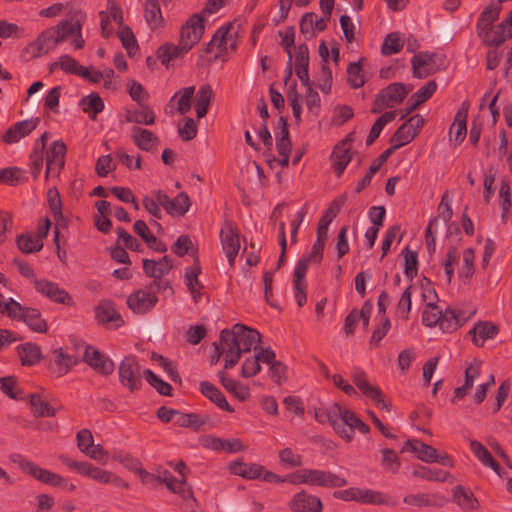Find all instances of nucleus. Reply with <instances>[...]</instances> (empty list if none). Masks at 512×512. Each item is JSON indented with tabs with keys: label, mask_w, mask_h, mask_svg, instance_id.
I'll return each mask as SVG.
<instances>
[{
	"label": "nucleus",
	"mask_w": 512,
	"mask_h": 512,
	"mask_svg": "<svg viewBox=\"0 0 512 512\" xmlns=\"http://www.w3.org/2000/svg\"><path fill=\"white\" fill-rule=\"evenodd\" d=\"M404 503L417 507L437 506L441 507L446 502L445 497L437 494H410L403 499Z\"/></svg>",
	"instance_id": "72a5a7b5"
},
{
	"label": "nucleus",
	"mask_w": 512,
	"mask_h": 512,
	"mask_svg": "<svg viewBox=\"0 0 512 512\" xmlns=\"http://www.w3.org/2000/svg\"><path fill=\"white\" fill-rule=\"evenodd\" d=\"M77 363V359L64 352L62 348L53 351V364L50 369L57 376H63L68 373L72 366Z\"/></svg>",
	"instance_id": "2f4dec72"
},
{
	"label": "nucleus",
	"mask_w": 512,
	"mask_h": 512,
	"mask_svg": "<svg viewBox=\"0 0 512 512\" xmlns=\"http://www.w3.org/2000/svg\"><path fill=\"white\" fill-rule=\"evenodd\" d=\"M347 82L353 88L357 89L364 85L365 80L362 74L360 61L350 63L347 67Z\"/></svg>",
	"instance_id": "680f3d73"
},
{
	"label": "nucleus",
	"mask_w": 512,
	"mask_h": 512,
	"mask_svg": "<svg viewBox=\"0 0 512 512\" xmlns=\"http://www.w3.org/2000/svg\"><path fill=\"white\" fill-rule=\"evenodd\" d=\"M471 451L478 460L487 467H490L496 474L500 475L501 467L499 463L492 457L488 449L476 440L470 442Z\"/></svg>",
	"instance_id": "ea45409f"
},
{
	"label": "nucleus",
	"mask_w": 512,
	"mask_h": 512,
	"mask_svg": "<svg viewBox=\"0 0 512 512\" xmlns=\"http://www.w3.org/2000/svg\"><path fill=\"white\" fill-rule=\"evenodd\" d=\"M79 106L82 107L83 112L88 113L91 120H96L97 115L104 109V102L97 93L93 92L83 97Z\"/></svg>",
	"instance_id": "c03bdc74"
},
{
	"label": "nucleus",
	"mask_w": 512,
	"mask_h": 512,
	"mask_svg": "<svg viewBox=\"0 0 512 512\" xmlns=\"http://www.w3.org/2000/svg\"><path fill=\"white\" fill-rule=\"evenodd\" d=\"M66 151L67 147L63 141L57 140L52 143L50 149L47 151L45 170L46 178H48L51 174L56 176L60 173V170L64 167L65 164Z\"/></svg>",
	"instance_id": "4468645a"
},
{
	"label": "nucleus",
	"mask_w": 512,
	"mask_h": 512,
	"mask_svg": "<svg viewBox=\"0 0 512 512\" xmlns=\"http://www.w3.org/2000/svg\"><path fill=\"white\" fill-rule=\"evenodd\" d=\"M144 17L152 30H156L164 26V19L160 9L159 0L145 1Z\"/></svg>",
	"instance_id": "c9c22d12"
},
{
	"label": "nucleus",
	"mask_w": 512,
	"mask_h": 512,
	"mask_svg": "<svg viewBox=\"0 0 512 512\" xmlns=\"http://www.w3.org/2000/svg\"><path fill=\"white\" fill-rule=\"evenodd\" d=\"M34 417H53L57 409L52 407L43 393H30L26 396Z\"/></svg>",
	"instance_id": "393cba45"
},
{
	"label": "nucleus",
	"mask_w": 512,
	"mask_h": 512,
	"mask_svg": "<svg viewBox=\"0 0 512 512\" xmlns=\"http://www.w3.org/2000/svg\"><path fill=\"white\" fill-rule=\"evenodd\" d=\"M361 504L396 506L397 501L386 494L372 489H363Z\"/></svg>",
	"instance_id": "de8ad7c7"
},
{
	"label": "nucleus",
	"mask_w": 512,
	"mask_h": 512,
	"mask_svg": "<svg viewBox=\"0 0 512 512\" xmlns=\"http://www.w3.org/2000/svg\"><path fill=\"white\" fill-rule=\"evenodd\" d=\"M219 341V345L225 351L224 369L233 368L242 356L234 328L223 329L220 332Z\"/></svg>",
	"instance_id": "423d86ee"
},
{
	"label": "nucleus",
	"mask_w": 512,
	"mask_h": 512,
	"mask_svg": "<svg viewBox=\"0 0 512 512\" xmlns=\"http://www.w3.org/2000/svg\"><path fill=\"white\" fill-rule=\"evenodd\" d=\"M410 449L417 455V458L426 463H434L436 460V449L419 440H407L401 452Z\"/></svg>",
	"instance_id": "473e14b6"
},
{
	"label": "nucleus",
	"mask_w": 512,
	"mask_h": 512,
	"mask_svg": "<svg viewBox=\"0 0 512 512\" xmlns=\"http://www.w3.org/2000/svg\"><path fill=\"white\" fill-rule=\"evenodd\" d=\"M346 411V409H342L339 404L335 403L327 410L326 420L342 439L350 442L352 440V430L351 428H345L344 413Z\"/></svg>",
	"instance_id": "a211bd4d"
},
{
	"label": "nucleus",
	"mask_w": 512,
	"mask_h": 512,
	"mask_svg": "<svg viewBox=\"0 0 512 512\" xmlns=\"http://www.w3.org/2000/svg\"><path fill=\"white\" fill-rule=\"evenodd\" d=\"M436 90V81L430 80L410 97L409 102H414L415 106H420L429 100Z\"/></svg>",
	"instance_id": "5fc2aeb1"
},
{
	"label": "nucleus",
	"mask_w": 512,
	"mask_h": 512,
	"mask_svg": "<svg viewBox=\"0 0 512 512\" xmlns=\"http://www.w3.org/2000/svg\"><path fill=\"white\" fill-rule=\"evenodd\" d=\"M204 19L199 14L192 15L181 27L179 41L188 45L191 50L202 38L204 34Z\"/></svg>",
	"instance_id": "9d476101"
},
{
	"label": "nucleus",
	"mask_w": 512,
	"mask_h": 512,
	"mask_svg": "<svg viewBox=\"0 0 512 512\" xmlns=\"http://www.w3.org/2000/svg\"><path fill=\"white\" fill-rule=\"evenodd\" d=\"M59 459L68 468L77 471L81 475L90 477L93 480L103 484H108L110 482V475L112 473L110 471L102 470L88 462L74 461L66 455H61Z\"/></svg>",
	"instance_id": "1a4fd4ad"
},
{
	"label": "nucleus",
	"mask_w": 512,
	"mask_h": 512,
	"mask_svg": "<svg viewBox=\"0 0 512 512\" xmlns=\"http://www.w3.org/2000/svg\"><path fill=\"white\" fill-rule=\"evenodd\" d=\"M48 204L55 221L63 219L61 197L56 188H50L47 192Z\"/></svg>",
	"instance_id": "69168bd1"
},
{
	"label": "nucleus",
	"mask_w": 512,
	"mask_h": 512,
	"mask_svg": "<svg viewBox=\"0 0 512 512\" xmlns=\"http://www.w3.org/2000/svg\"><path fill=\"white\" fill-rule=\"evenodd\" d=\"M95 315L100 323H115L116 327H119L123 324L121 315L109 302L99 305L95 309Z\"/></svg>",
	"instance_id": "49530a36"
},
{
	"label": "nucleus",
	"mask_w": 512,
	"mask_h": 512,
	"mask_svg": "<svg viewBox=\"0 0 512 512\" xmlns=\"http://www.w3.org/2000/svg\"><path fill=\"white\" fill-rule=\"evenodd\" d=\"M241 353H248L255 344L261 341V334L244 324L237 323L233 326Z\"/></svg>",
	"instance_id": "6ab92c4d"
},
{
	"label": "nucleus",
	"mask_w": 512,
	"mask_h": 512,
	"mask_svg": "<svg viewBox=\"0 0 512 512\" xmlns=\"http://www.w3.org/2000/svg\"><path fill=\"white\" fill-rule=\"evenodd\" d=\"M500 11V5L494 4L493 2L487 5L477 20V33L485 30L487 27L492 26V24L499 18Z\"/></svg>",
	"instance_id": "a18cd8bd"
},
{
	"label": "nucleus",
	"mask_w": 512,
	"mask_h": 512,
	"mask_svg": "<svg viewBox=\"0 0 512 512\" xmlns=\"http://www.w3.org/2000/svg\"><path fill=\"white\" fill-rule=\"evenodd\" d=\"M478 37L482 39L484 45L489 47H497L504 43L507 39L512 37V32L507 29V26L501 22L495 26L487 27L485 30L477 33Z\"/></svg>",
	"instance_id": "f3484780"
},
{
	"label": "nucleus",
	"mask_w": 512,
	"mask_h": 512,
	"mask_svg": "<svg viewBox=\"0 0 512 512\" xmlns=\"http://www.w3.org/2000/svg\"><path fill=\"white\" fill-rule=\"evenodd\" d=\"M187 47L188 45H184L180 41L178 45L164 43L156 51L157 58L168 68L170 61L183 58L184 55L190 51Z\"/></svg>",
	"instance_id": "a878e982"
},
{
	"label": "nucleus",
	"mask_w": 512,
	"mask_h": 512,
	"mask_svg": "<svg viewBox=\"0 0 512 512\" xmlns=\"http://www.w3.org/2000/svg\"><path fill=\"white\" fill-rule=\"evenodd\" d=\"M324 247L319 244H313L311 251L303 255L297 262L293 278L305 279L307 270L311 264H320L323 259Z\"/></svg>",
	"instance_id": "412c9836"
},
{
	"label": "nucleus",
	"mask_w": 512,
	"mask_h": 512,
	"mask_svg": "<svg viewBox=\"0 0 512 512\" xmlns=\"http://www.w3.org/2000/svg\"><path fill=\"white\" fill-rule=\"evenodd\" d=\"M141 109L128 110L125 115L127 122L152 125L155 123V113L147 104H139Z\"/></svg>",
	"instance_id": "58836bf2"
},
{
	"label": "nucleus",
	"mask_w": 512,
	"mask_h": 512,
	"mask_svg": "<svg viewBox=\"0 0 512 512\" xmlns=\"http://www.w3.org/2000/svg\"><path fill=\"white\" fill-rule=\"evenodd\" d=\"M291 484H308L325 488H340L348 484L347 480L333 472L318 469H302L292 473Z\"/></svg>",
	"instance_id": "f03ea898"
},
{
	"label": "nucleus",
	"mask_w": 512,
	"mask_h": 512,
	"mask_svg": "<svg viewBox=\"0 0 512 512\" xmlns=\"http://www.w3.org/2000/svg\"><path fill=\"white\" fill-rule=\"evenodd\" d=\"M151 359L157 361L158 364L163 367L173 382L181 384V377L173 361L155 352L152 353Z\"/></svg>",
	"instance_id": "e2e57ef3"
},
{
	"label": "nucleus",
	"mask_w": 512,
	"mask_h": 512,
	"mask_svg": "<svg viewBox=\"0 0 512 512\" xmlns=\"http://www.w3.org/2000/svg\"><path fill=\"white\" fill-rule=\"evenodd\" d=\"M396 117L395 111H388L382 114L372 125L369 135L366 139V145L370 146L374 143V141L379 137L381 131L383 130L384 126L393 121Z\"/></svg>",
	"instance_id": "8fccbe9b"
},
{
	"label": "nucleus",
	"mask_w": 512,
	"mask_h": 512,
	"mask_svg": "<svg viewBox=\"0 0 512 512\" xmlns=\"http://www.w3.org/2000/svg\"><path fill=\"white\" fill-rule=\"evenodd\" d=\"M113 459L120 462L125 468L136 474H138L139 471L142 469L141 461L129 453H125L122 451L117 452L116 454H114Z\"/></svg>",
	"instance_id": "338daca9"
},
{
	"label": "nucleus",
	"mask_w": 512,
	"mask_h": 512,
	"mask_svg": "<svg viewBox=\"0 0 512 512\" xmlns=\"http://www.w3.org/2000/svg\"><path fill=\"white\" fill-rule=\"evenodd\" d=\"M19 467L21 470L36 480L54 487L66 488L67 480L49 470L41 468L26 458H20Z\"/></svg>",
	"instance_id": "20e7f679"
},
{
	"label": "nucleus",
	"mask_w": 512,
	"mask_h": 512,
	"mask_svg": "<svg viewBox=\"0 0 512 512\" xmlns=\"http://www.w3.org/2000/svg\"><path fill=\"white\" fill-rule=\"evenodd\" d=\"M220 240L228 262L233 267L239 253L240 240L237 226L232 221H225L220 230Z\"/></svg>",
	"instance_id": "39448f33"
},
{
	"label": "nucleus",
	"mask_w": 512,
	"mask_h": 512,
	"mask_svg": "<svg viewBox=\"0 0 512 512\" xmlns=\"http://www.w3.org/2000/svg\"><path fill=\"white\" fill-rule=\"evenodd\" d=\"M146 381L161 395L172 396V386L159 378L152 370L146 369L143 372Z\"/></svg>",
	"instance_id": "864d4df0"
},
{
	"label": "nucleus",
	"mask_w": 512,
	"mask_h": 512,
	"mask_svg": "<svg viewBox=\"0 0 512 512\" xmlns=\"http://www.w3.org/2000/svg\"><path fill=\"white\" fill-rule=\"evenodd\" d=\"M35 289L51 301L67 306H74L71 295L64 289L60 288L57 283L45 279L34 280Z\"/></svg>",
	"instance_id": "9b49d317"
},
{
	"label": "nucleus",
	"mask_w": 512,
	"mask_h": 512,
	"mask_svg": "<svg viewBox=\"0 0 512 512\" xmlns=\"http://www.w3.org/2000/svg\"><path fill=\"white\" fill-rule=\"evenodd\" d=\"M17 352L22 365L32 366L41 359V349L38 345L33 343L19 345Z\"/></svg>",
	"instance_id": "37998d69"
},
{
	"label": "nucleus",
	"mask_w": 512,
	"mask_h": 512,
	"mask_svg": "<svg viewBox=\"0 0 512 512\" xmlns=\"http://www.w3.org/2000/svg\"><path fill=\"white\" fill-rule=\"evenodd\" d=\"M498 333L499 327L490 321H478L469 331L477 347H482L486 340L495 338Z\"/></svg>",
	"instance_id": "b1692460"
},
{
	"label": "nucleus",
	"mask_w": 512,
	"mask_h": 512,
	"mask_svg": "<svg viewBox=\"0 0 512 512\" xmlns=\"http://www.w3.org/2000/svg\"><path fill=\"white\" fill-rule=\"evenodd\" d=\"M191 206V200L186 192H180L175 198L171 199V205L167 213L171 216H184Z\"/></svg>",
	"instance_id": "3c124183"
},
{
	"label": "nucleus",
	"mask_w": 512,
	"mask_h": 512,
	"mask_svg": "<svg viewBox=\"0 0 512 512\" xmlns=\"http://www.w3.org/2000/svg\"><path fill=\"white\" fill-rule=\"evenodd\" d=\"M39 118L23 120L15 123L2 136V141L6 144L18 142L21 138L29 135L38 125Z\"/></svg>",
	"instance_id": "aec40b11"
},
{
	"label": "nucleus",
	"mask_w": 512,
	"mask_h": 512,
	"mask_svg": "<svg viewBox=\"0 0 512 512\" xmlns=\"http://www.w3.org/2000/svg\"><path fill=\"white\" fill-rule=\"evenodd\" d=\"M83 360L101 375H110L115 369L114 362L93 346H86Z\"/></svg>",
	"instance_id": "f8f14e48"
},
{
	"label": "nucleus",
	"mask_w": 512,
	"mask_h": 512,
	"mask_svg": "<svg viewBox=\"0 0 512 512\" xmlns=\"http://www.w3.org/2000/svg\"><path fill=\"white\" fill-rule=\"evenodd\" d=\"M403 41L398 32L389 33L382 44L381 52L383 55H392L400 52L403 48Z\"/></svg>",
	"instance_id": "bf43d9fd"
},
{
	"label": "nucleus",
	"mask_w": 512,
	"mask_h": 512,
	"mask_svg": "<svg viewBox=\"0 0 512 512\" xmlns=\"http://www.w3.org/2000/svg\"><path fill=\"white\" fill-rule=\"evenodd\" d=\"M201 274V267L198 263V260L194 263L193 266L187 267L185 269L184 281L185 285L190 291L193 300L198 302L201 298V290L204 288L202 283L199 281L198 277Z\"/></svg>",
	"instance_id": "cd10ccee"
},
{
	"label": "nucleus",
	"mask_w": 512,
	"mask_h": 512,
	"mask_svg": "<svg viewBox=\"0 0 512 512\" xmlns=\"http://www.w3.org/2000/svg\"><path fill=\"white\" fill-rule=\"evenodd\" d=\"M410 91L411 86L406 87L403 83L394 82L380 90L378 95L392 108L402 103Z\"/></svg>",
	"instance_id": "5701e85b"
},
{
	"label": "nucleus",
	"mask_w": 512,
	"mask_h": 512,
	"mask_svg": "<svg viewBox=\"0 0 512 512\" xmlns=\"http://www.w3.org/2000/svg\"><path fill=\"white\" fill-rule=\"evenodd\" d=\"M0 390L11 399H23V392L18 387L17 380L13 376L0 378Z\"/></svg>",
	"instance_id": "13d9d810"
},
{
	"label": "nucleus",
	"mask_w": 512,
	"mask_h": 512,
	"mask_svg": "<svg viewBox=\"0 0 512 512\" xmlns=\"http://www.w3.org/2000/svg\"><path fill=\"white\" fill-rule=\"evenodd\" d=\"M382 461L381 464L384 469L396 473L400 468V459L393 449L384 448L382 449Z\"/></svg>",
	"instance_id": "774afa93"
},
{
	"label": "nucleus",
	"mask_w": 512,
	"mask_h": 512,
	"mask_svg": "<svg viewBox=\"0 0 512 512\" xmlns=\"http://www.w3.org/2000/svg\"><path fill=\"white\" fill-rule=\"evenodd\" d=\"M210 421L209 415H199L196 413H183L179 411L175 424L179 427L191 428L194 431H200L202 426Z\"/></svg>",
	"instance_id": "e433bc0d"
},
{
	"label": "nucleus",
	"mask_w": 512,
	"mask_h": 512,
	"mask_svg": "<svg viewBox=\"0 0 512 512\" xmlns=\"http://www.w3.org/2000/svg\"><path fill=\"white\" fill-rule=\"evenodd\" d=\"M132 138L139 149L147 152L155 150L159 142L158 137L154 133L141 127H133Z\"/></svg>",
	"instance_id": "7c9ffc66"
},
{
	"label": "nucleus",
	"mask_w": 512,
	"mask_h": 512,
	"mask_svg": "<svg viewBox=\"0 0 512 512\" xmlns=\"http://www.w3.org/2000/svg\"><path fill=\"white\" fill-rule=\"evenodd\" d=\"M142 263L144 273L150 278H162L173 268V262L168 256H164L157 261L143 259Z\"/></svg>",
	"instance_id": "bb28decb"
},
{
	"label": "nucleus",
	"mask_w": 512,
	"mask_h": 512,
	"mask_svg": "<svg viewBox=\"0 0 512 512\" xmlns=\"http://www.w3.org/2000/svg\"><path fill=\"white\" fill-rule=\"evenodd\" d=\"M158 303L157 295L150 290H136L127 298L128 307L136 314H146Z\"/></svg>",
	"instance_id": "ddd939ff"
},
{
	"label": "nucleus",
	"mask_w": 512,
	"mask_h": 512,
	"mask_svg": "<svg viewBox=\"0 0 512 512\" xmlns=\"http://www.w3.org/2000/svg\"><path fill=\"white\" fill-rule=\"evenodd\" d=\"M226 369L218 372V378L221 385L230 393L234 394L240 401H246L250 398V389L239 381L231 379L225 372Z\"/></svg>",
	"instance_id": "c756f323"
},
{
	"label": "nucleus",
	"mask_w": 512,
	"mask_h": 512,
	"mask_svg": "<svg viewBox=\"0 0 512 512\" xmlns=\"http://www.w3.org/2000/svg\"><path fill=\"white\" fill-rule=\"evenodd\" d=\"M213 96L212 87L208 84L201 85L196 94L195 110L198 119L206 116Z\"/></svg>",
	"instance_id": "79ce46f5"
},
{
	"label": "nucleus",
	"mask_w": 512,
	"mask_h": 512,
	"mask_svg": "<svg viewBox=\"0 0 512 512\" xmlns=\"http://www.w3.org/2000/svg\"><path fill=\"white\" fill-rule=\"evenodd\" d=\"M195 92L194 86H189L181 89L179 92L175 93V95L171 98L170 101H173L178 95L180 98L177 103V111L181 115L186 114L191 109V100Z\"/></svg>",
	"instance_id": "6e6d98bb"
},
{
	"label": "nucleus",
	"mask_w": 512,
	"mask_h": 512,
	"mask_svg": "<svg viewBox=\"0 0 512 512\" xmlns=\"http://www.w3.org/2000/svg\"><path fill=\"white\" fill-rule=\"evenodd\" d=\"M118 373L120 383L131 393L141 388V367L135 356H126L119 365Z\"/></svg>",
	"instance_id": "7ed1b4c3"
},
{
	"label": "nucleus",
	"mask_w": 512,
	"mask_h": 512,
	"mask_svg": "<svg viewBox=\"0 0 512 512\" xmlns=\"http://www.w3.org/2000/svg\"><path fill=\"white\" fill-rule=\"evenodd\" d=\"M475 313L476 309L467 313L461 309L447 307L444 311H441V317L438 324L439 328L445 333L456 331L471 319Z\"/></svg>",
	"instance_id": "0eeeda50"
},
{
	"label": "nucleus",
	"mask_w": 512,
	"mask_h": 512,
	"mask_svg": "<svg viewBox=\"0 0 512 512\" xmlns=\"http://www.w3.org/2000/svg\"><path fill=\"white\" fill-rule=\"evenodd\" d=\"M201 393L220 409L229 413L234 412V408L228 403L224 394L212 383L202 381L200 383Z\"/></svg>",
	"instance_id": "c85d7f7f"
},
{
	"label": "nucleus",
	"mask_w": 512,
	"mask_h": 512,
	"mask_svg": "<svg viewBox=\"0 0 512 512\" xmlns=\"http://www.w3.org/2000/svg\"><path fill=\"white\" fill-rule=\"evenodd\" d=\"M18 309H15L14 316H8L13 320L23 321L32 331L37 333H46L48 325L43 319L41 312L32 307H23L16 301Z\"/></svg>",
	"instance_id": "6e6552de"
},
{
	"label": "nucleus",
	"mask_w": 512,
	"mask_h": 512,
	"mask_svg": "<svg viewBox=\"0 0 512 512\" xmlns=\"http://www.w3.org/2000/svg\"><path fill=\"white\" fill-rule=\"evenodd\" d=\"M434 53L419 52L411 59L413 77L422 79L437 72L434 67Z\"/></svg>",
	"instance_id": "dca6fc26"
},
{
	"label": "nucleus",
	"mask_w": 512,
	"mask_h": 512,
	"mask_svg": "<svg viewBox=\"0 0 512 512\" xmlns=\"http://www.w3.org/2000/svg\"><path fill=\"white\" fill-rule=\"evenodd\" d=\"M453 500L463 510L472 512L478 507V501L473 493L466 490L463 486L457 485L453 488Z\"/></svg>",
	"instance_id": "a19ab883"
},
{
	"label": "nucleus",
	"mask_w": 512,
	"mask_h": 512,
	"mask_svg": "<svg viewBox=\"0 0 512 512\" xmlns=\"http://www.w3.org/2000/svg\"><path fill=\"white\" fill-rule=\"evenodd\" d=\"M293 512H322L323 504L319 497L308 494L305 490L296 493L288 503Z\"/></svg>",
	"instance_id": "2eb2a0df"
},
{
	"label": "nucleus",
	"mask_w": 512,
	"mask_h": 512,
	"mask_svg": "<svg viewBox=\"0 0 512 512\" xmlns=\"http://www.w3.org/2000/svg\"><path fill=\"white\" fill-rule=\"evenodd\" d=\"M331 159L334 164V171L338 177L342 175L345 168L352 159V154L349 148H342L337 153L335 149L332 152Z\"/></svg>",
	"instance_id": "4d7b16f0"
},
{
	"label": "nucleus",
	"mask_w": 512,
	"mask_h": 512,
	"mask_svg": "<svg viewBox=\"0 0 512 512\" xmlns=\"http://www.w3.org/2000/svg\"><path fill=\"white\" fill-rule=\"evenodd\" d=\"M416 136V132H412L408 124L403 123L391 137L393 149L397 150L410 143Z\"/></svg>",
	"instance_id": "603ef678"
},
{
	"label": "nucleus",
	"mask_w": 512,
	"mask_h": 512,
	"mask_svg": "<svg viewBox=\"0 0 512 512\" xmlns=\"http://www.w3.org/2000/svg\"><path fill=\"white\" fill-rule=\"evenodd\" d=\"M412 475L427 481L445 482L450 473L442 469H432L419 465L413 470Z\"/></svg>",
	"instance_id": "09e8293b"
},
{
	"label": "nucleus",
	"mask_w": 512,
	"mask_h": 512,
	"mask_svg": "<svg viewBox=\"0 0 512 512\" xmlns=\"http://www.w3.org/2000/svg\"><path fill=\"white\" fill-rule=\"evenodd\" d=\"M468 108V102H463L460 109L457 111L454 122L450 128V133L455 129L454 140L457 144H460L467 134Z\"/></svg>",
	"instance_id": "f704fd0d"
},
{
	"label": "nucleus",
	"mask_w": 512,
	"mask_h": 512,
	"mask_svg": "<svg viewBox=\"0 0 512 512\" xmlns=\"http://www.w3.org/2000/svg\"><path fill=\"white\" fill-rule=\"evenodd\" d=\"M256 351L253 357L247 358L242 365L241 376L243 378H251L257 375L261 371V362L264 363L265 348L257 346L254 347Z\"/></svg>",
	"instance_id": "4c0bfd02"
},
{
	"label": "nucleus",
	"mask_w": 512,
	"mask_h": 512,
	"mask_svg": "<svg viewBox=\"0 0 512 512\" xmlns=\"http://www.w3.org/2000/svg\"><path fill=\"white\" fill-rule=\"evenodd\" d=\"M402 253L405 258L404 273L407 278L412 280L414 277H416L418 271V254L416 251L410 250L408 246L403 249Z\"/></svg>",
	"instance_id": "0e129e2a"
},
{
	"label": "nucleus",
	"mask_w": 512,
	"mask_h": 512,
	"mask_svg": "<svg viewBox=\"0 0 512 512\" xmlns=\"http://www.w3.org/2000/svg\"><path fill=\"white\" fill-rule=\"evenodd\" d=\"M264 352V363L269 366V376L275 384L282 385L287 381V366L276 359V354L270 347H266Z\"/></svg>",
	"instance_id": "4be33fe9"
},
{
	"label": "nucleus",
	"mask_w": 512,
	"mask_h": 512,
	"mask_svg": "<svg viewBox=\"0 0 512 512\" xmlns=\"http://www.w3.org/2000/svg\"><path fill=\"white\" fill-rule=\"evenodd\" d=\"M17 246L23 253H33L40 251L43 247V242L35 239L29 234H22L17 237Z\"/></svg>",
	"instance_id": "052dcab7"
},
{
	"label": "nucleus",
	"mask_w": 512,
	"mask_h": 512,
	"mask_svg": "<svg viewBox=\"0 0 512 512\" xmlns=\"http://www.w3.org/2000/svg\"><path fill=\"white\" fill-rule=\"evenodd\" d=\"M81 28L82 25L78 20L74 23L69 20H63L58 25L44 30L34 41L30 42L23 49L21 58L29 61L47 54L68 36L73 35L75 30H81Z\"/></svg>",
	"instance_id": "f257e3e1"
}]
</instances>
